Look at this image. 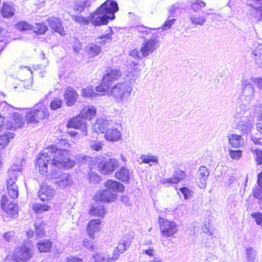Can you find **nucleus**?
<instances>
[{
    "instance_id": "603ef678",
    "label": "nucleus",
    "mask_w": 262,
    "mask_h": 262,
    "mask_svg": "<svg viewBox=\"0 0 262 262\" xmlns=\"http://www.w3.org/2000/svg\"><path fill=\"white\" fill-rule=\"evenodd\" d=\"M103 143L102 142L92 141L90 145V148L95 151H100L102 147Z\"/></svg>"
},
{
    "instance_id": "f03ea898",
    "label": "nucleus",
    "mask_w": 262,
    "mask_h": 262,
    "mask_svg": "<svg viewBox=\"0 0 262 262\" xmlns=\"http://www.w3.org/2000/svg\"><path fill=\"white\" fill-rule=\"evenodd\" d=\"M119 9L118 4L113 0H107L88 18L82 16L72 15V20L79 24H89L91 23L94 26L106 25L108 20L115 18V13Z\"/></svg>"
},
{
    "instance_id": "c03bdc74",
    "label": "nucleus",
    "mask_w": 262,
    "mask_h": 262,
    "mask_svg": "<svg viewBox=\"0 0 262 262\" xmlns=\"http://www.w3.org/2000/svg\"><path fill=\"white\" fill-rule=\"evenodd\" d=\"M229 155L230 157L233 160H238L242 157L243 155V151L241 150H229Z\"/></svg>"
},
{
    "instance_id": "f8f14e48",
    "label": "nucleus",
    "mask_w": 262,
    "mask_h": 262,
    "mask_svg": "<svg viewBox=\"0 0 262 262\" xmlns=\"http://www.w3.org/2000/svg\"><path fill=\"white\" fill-rule=\"evenodd\" d=\"M1 206L3 210L11 216L15 215L17 213L18 208L17 205L15 203L10 202L6 195H3L2 196Z\"/></svg>"
},
{
    "instance_id": "aec40b11",
    "label": "nucleus",
    "mask_w": 262,
    "mask_h": 262,
    "mask_svg": "<svg viewBox=\"0 0 262 262\" xmlns=\"http://www.w3.org/2000/svg\"><path fill=\"white\" fill-rule=\"evenodd\" d=\"M104 186L106 189L116 194L117 191H123L124 188L121 183L111 180L106 181L104 183Z\"/></svg>"
},
{
    "instance_id": "37998d69",
    "label": "nucleus",
    "mask_w": 262,
    "mask_h": 262,
    "mask_svg": "<svg viewBox=\"0 0 262 262\" xmlns=\"http://www.w3.org/2000/svg\"><path fill=\"white\" fill-rule=\"evenodd\" d=\"M81 95L84 98H92L96 97L98 94L94 92L92 88L91 87H87L81 90Z\"/></svg>"
},
{
    "instance_id": "20e7f679",
    "label": "nucleus",
    "mask_w": 262,
    "mask_h": 262,
    "mask_svg": "<svg viewBox=\"0 0 262 262\" xmlns=\"http://www.w3.org/2000/svg\"><path fill=\"white\" fill-rule=\"evenodd\" d=\"M145 38V37H144ZM160 40L157 33H153L149 39L144 38L142 43L140 52L143 57L148 56L160 46Z\"/></svg>"
},
{
    "instance_id": "72a5a7b5",
    "label": "nucleus",
    "mask_w": 262,
    "mask_h": 262,
    "mask_svg": "<svg viewBox=\"0 0 262 262\" xmlns=\"http://www.w3.org/2000/svg\"><path fill=\"white\" fill-rule=\"evenodd\" d=\"M140 159L141 160L140 162V164H149L150 162L158 163V157L150 154L141 155L140 157Z\"/></svg>"
},
{
    "instance_id": "4c0bfd02",
    "label": "nucleus",
    "mask_w": 262,
    "mask_h": 262,
    "mask_svg": "<svg viewBox=\"0 0 262 262\" xmlns=\"http://www.w3.org/2000/svg\"><path fill=\"white\" fill-rule=\"evenodd\" d=\"M257 251L253 248H246V258L249 262H255Z\"/></svg>"
},
{
    "instance_id": "393cba45",
    "label": "nucleus",
    "mask_w": 262,
    "mask_h": 262,
    "mask_svg": "<svg viewBox=\"0 0 262 262\" xmlns=\"http://www.w3.org/2000/svg\"><path fill=\"white\" fill-rule=\"evenodd\" d=\"M96 110L93 105H86L82 109L80 115L85 120H91L96 115Z\"/></svg>"
},
{
    "instance_id": "79ce46f5",
    "label": "nucleus",
    "mask_w": 262,
    "mask_h": 262,
    "mask_svg": "<svg viewBox=\"0 0 262 262\" xmlns=\"http://www.w3.org/2000/svg\"><path fill=\"white\" fill-rule=\"evenodd\" d=\"M33 28L34 32L38 34H43L48 30L47 26L43 23H36Z\"/></svg>"
},
{
    "instance_id": "c9c22d12",
    "label": "nucleus",
    "mask_w": 262,
    "mask_h": 262,
    "mask_svg": "<svg viewBox=\"0 0 262 262\" xmlns=\"http://www.w3.org/2000/svg\"><path fill=\"white\" fill-rule=\"evenodd\" d=\"M37 245L40 252H47L51 248L52 243L49 239H43L39 242Z\"/></svg>"
},
{
    "instance_id": "6e6d98bb",
    "label": "nucleus",
    "mask_w": 262,
    "mask_h": 262,
    "mask_svg": "<svg viewBox=\"0 0 262 262\" xmlns=\"http://www.w3.org/2000/svg\"><path fill=\"white\" fill-rule=\"evenodd\" d=\"M13 129L14 130L15 128H13V123L12 120V118H11V120H7V121H5V119L4 120V123L3 125V129Z\"/></svg>"
},
{
    "instance_id": "4468645a",
    "label": "nucleus",
    "mask_w": 262,
    "mask_h": 262,
    "mask_svg": "<svg viewBox=\"0 0 262 262\" xmlns=\"http://www.w3.org/2000/svg\"><path fill=\"white\" fill-rule=\"evenodd\" d=\"M55 190L47 184H42L38 191V196L42 201L50 200L54 195Z\"/></svg>"
},
{
    "instance_id": "0eeeda50",
    "label": "nucleus",
    "mask_w": 262,
    "mask_h": 262,
    "mask_svg": "<svg viewBox=\"0 0 262 262\" xmlns=\"http://www.w3.org/2000/svg\"><path fill=\"white\" fill-rule=\"evenodd\" d=\"M159 223L160 231L164 236H172L178 232L177 225L174 222L164 220L160 217Z\"/></svg>"
},
{
    "instance_id": "473e14b6",
    "label": "nucleus",
    "mask_w": 262,
    "mask_h": 262,
    "mask_svg": "<svg viewBox=\"0 0 262 262\" xmlns=\"http://www.w3.org/2000/svg\"><path fill=\"white\" fill-rule=\"evenodd\" d=\"M89 213L92 215L103 217L105 214L104 206L100 205L93 206L90 210Z\"/></svg>"
},
{
    "instance_id": "ddd939ff",
    "label": "nucleus",
    "mask_w": 262,
    "mask_h": 262,
    "mask_svg": "<svg viewBox=\"0 0 262 262\" xmlns=\"http://www.w3.org/2000/svg\"><path fill=\"white\" fill-rule=\"evenodd\" d=\"M117 194L115 193L109 191L108 189H104L98 191L95 194L96 201L103 203H112L115 201Z\"/></svg>"
},
{
    "instance_id": "423d86ee",
    "label": "nucleus",
    "mask_w": 262,
    "mask_h": 262,
    "mask_svg": "<svg viewBox=\"0 0 262 262\" xmlns=\"http://www.w3.org/2000/svg\"><path fill=\"white\" fill-rule=\"evenodd\" d=\"M33 256V251L30 247L25 244L15 249L13 255V259L16 262H27Z\"/></svg>"
},
{
    "instance_id": "69168bd1",
    "label": "nucleus",
    "mask_w": 262,
    "mask_h": 262,
    "mask_svg": "<svg viewBox=\"0 0 262 262\" xmlns=\"http://www.w3.org/2000/svg\"><path fill=\"white\" fill-rule=\"evenodd\" d=\"M252 215L255 219L256 223L262 225V213L255 212L252 213Z\"/></svg>"
},
{
    "instance_id": "2eb2a0df",
    "label": "nucleus",
    "mask_w": 262,
    "mask_h": 262,
    "mask_svg": "<svg viewBox=\"0 0 262 262\" xmlns=\"http://www.w3.org/2000/svg\"><path fill=\"white\" fill-rule=\"evenodd\" d=\"M209 175V170L205 166H201L198 171L197 179L198 185L201 189L206 186V181Z\"/></svg>"
},
{
    "instance_id": "ea45409f",
    "label": "nucleus",
    "mask_w": 262,
    "mask_h": 262,
    "mask_svg": "<svg viewBox=\"0 0 262 262\" xmlns=\"http://www.w3.org/2000/svg\"><path fill=\"white\" fill-rule=\"evenodd\" d=\"M111 259H112L111 257H108L104 253H96L92 256L90 262H101L103 261H108Z\"/></svg>"
},
{
    "instance_id": "a211bd4d",
    "label": "nucleus",
    "mask_w": 262,
    "mask_h": 262,
    "mask_svg": "<svg viewBox=\"0 0 262 262\" xmlns=\"http://www.w3.org/2000/svg\"><path fill=\"white\" fill-rule=\"evenodd\" d=\"M16 180L8 178L7 180V191L10 197L12 199H16L18 195V186L15 183Z\"/></svg>"
},
{
    "instance_id": "7c9ffc66",
    "label": "nucleus",
    "mask_w": 262,
    "mask_h": 262,
    "mask_svg": "<svg viewBox=\"0 0 262 262\" xmlns=\"http://www.w3.org/2000/svg\"><path fill=\"white\" fill-rule=\"evenodd\" d=\"M90 7V3L88 0L78 1L75 2L73 10L75 12L81 13L84 12L86 8Z\"/></svg>"
},
{
    "instance_id": "3c124183",
    "label": "nucleus",
    "mask_w": 262,
    "mask_h": 262,
    "mask_svg": "<svg viewBox=\"0 0 262 262\" xmlns=\"http://www.w3.org/2000/svg\"><path fill=\"white\" fill-rule=\"evenodd\" d=\"M179 180L173 174V177L170 178H165L161 180V183L162 184H177L179 182Z\"/></svg>"
},
{
    "instance_id": "4be33fe9",
    "label": "nucleus",
    "mask_w": 262,
    "mask_h": 262,
    "mask_svg": "<svg viewBox=\"0 0 262 262\" xmlns=\"http://www.w3.org/2000/svg\"><path fill=\"white\" fill-rule=\"evenodd\" d=\"M121 76V72L118 70L110 69L107 71V73L104 75L102 82L106 83L110 85V82L112 81L118 79Z\"/></svg>"
},
{
    "instance_id": "b1692460",
    "label": "nucleus",
    "mask_w": 262,
    "mask_h": 262,
    "mask_svg": "<svg viewBox=\"0 0 262 262\" xmlns=\"http://www.w3.org/2000/svg\"><path fill=\"white\" fill-rule=\"evenodd\" d=\"M109 124L108 121L102 119H98L96 123L93 126V130L97 133H104L107 129V127Z\"/></svg>"
},
{
    "instance_id": "680f3d73",
    "label": "nucleus",
    "mask_w": 262,
    "mask_h": 262,
    "mask_svg": "<svg viewBox=\"0 0 262 262\" xmlns=\"http://www.w3.org/2000/svg\"><path fill=\"white\" fill-rule=\"evenodd\" d=\"M109 86L108 84L103 83L102 84L96 87V91L98 92H104L108 90Z\"/></svg>"
},
{
    "instance_id": "4d7b16f0",
    "label": "nucleus",
    "mask_w": 262,
    "mask_h": 262,
    "mask_svg": "<svg viewBox=\"0 0 262 262\" xmlns=\"http://www.w3.org/2000/svg\"><path fill=\"white\" fill-rule=\"evenodd\" d=\"M180 190L185 199H188L191 196L192 192L188 188L183 187L180 188Z\"/></svg>"
},
{
    "instance_id": "a18cd8bd",
    "label": "nucleus",
    "mask_w": 262,
    "mask_h": 262,
    "mask_svg": "<svg viewBox=\"0 0 262 262\" xmlns=\"http://www.w3.org/2000/svg\"><path fill=\"white\" fill-rule=\"evenodd\" d=\"M206 4L200 0H196L192 3L191 5V9L194 11H199L202 8L205 7Z\"/></svg>"
},
{
    "instance_id": "052dcab7",
    "label": "nucleus",
    "mask_w": 262,
    "mask_h": 262,
    "mask_svg": "<svg viewBox=\"0 0 262 262\" xmlns=\"http://www.w3.org/2000/svg\"><path fill=\"white\" fill-rule=\"evenodd\" d=\"M251 81L255 84L257 88L259 89L260 92L262 93V78H255L252 77Z\"/></svg>"
},
{
    "instance_id": "bb28decb",
    "label": "nucleus",
    "mask_w": 262,
    "mask_h": 262,
    "mask_svg": "<svg viewBox=\"0 0 262 262\" xmlns=\"http://www.w3.org/2000/svg\"><path fill=\"white\" fill-rule=\"evenodd\" d=\"M254 197L258 200L262 208V172L258 175L257 186L253 190Z\"/></svg>"
},
{
    "instance_id": "dca6fc26",
    "label": "nucleus",
    "mask_w": 262,
    "mask_h": 262,
    "mask_svg": "<svg viewBox=\"0 0 262 262\" xmlns=\"http://www.w3.org/2000/svg\"><path fill=\"white\" fill-rule=\"evenodd\" d=\"M47 21L49 27L52 30L57 32L61 36L65 34L64 30L59 18L58 17H52L49 18L47 19Z\"/></svg>"
},
{
    "instance_id": "58836bf2",
    "label": "nucleus",
    "mask_w": 262,
    "mask_h": 262,
    "mask_svg": "<svg viewBox=\"0 0 262 262\" xmlns=\"http://www.w3.org/2000/svg\"><path fill=\"white\" fill-rule=\"evenodd\" d=\"M12 120L13 123V128L15 129L21 127L25 123L24 119L18 113L14 114Z\"/></svg>"
},
{
    "instance_id": "9d476101",
    "label": "nucleus",
    "mask_w": 262,
    "mask_h": 262,
    "mask_svg": "<svg viewBox=\"0 0 262 262\" xmlns=\"http://www.w3.org/2000/svg\"><path fill=\"white\" fill-rule=\"evenodd\" d=\"M67 126L68 128H74L80 129L83 136H86L87 133V125L81 115L69 120Z\"/></svg>"
},
{
    "instance_id": "c756f323",
    "label": "nucleus",
    "mask_w": 262,
    "mask_h": 262,
    "mask_svg": "<svg viewBox=\"0 0 262 262\" xmlns=\"http://www.w3.org/2000/svg\"><path fill=\"white\" fill-rule=\"evenodd\" d=\"M251 56L255 59L256 63L262 68V45H258L253 50Z\"/></svg>"
},
{
    "instance_id": "a878e982",
    "label": "nucleus",
    "mask_w": 262,
    "mask_h": 262,
    "mask_svg": "<svg viewBox=\"0 0 262 262\" xmlns=\"http://www.w3.org/2000/svg\"><path fill=\"white\" fill-rule=\"evenodd\" d=\"M15 9L12 3H4L1 8V13L3 17L9 18L14 14Z\"/></svg>"
},
{
    "instance_id": "e433bc0d",
    "label": "nucleus",
    "mask_w": 262,
    "mask_h": 262,
    "mask_svg": "<svg viewBox=\"0 0 262 262\" xmlns=\"http://www.w3.org/2000/svg\"><path fill=\"white\" fill-rule=\"evenodd\" d=\"M14 134L11 132H8L4 135L0 136V149L6 146L11 139L13 138Z\"/></svg>"
},
{
    "instance_id": "13d9d810",
    "label": "nucleus",
    "mask_w": 262,
    "mask_h": 262,
    "mask_svg": "<svg viewBox=\"0 0 262 262\" xmlns=\"http://www.w3.org/2000/svg\"><path fill=\"white\" fill-rule=\"evenodd\" d=\"M17 27L21 30H30L32 26L26 22L22 21L17 25Z\"/></svg>"
},
{
    "instance_id": "774afa93",
    "label": "nucleus",
    "mask_w": 262,
    "mask_h": 262,
    "mask_svg": "<svg viewBox=\"0 0 262 262\" xmlns=\"http://www.w3.org/2000/svg\"><path fill=\"white\" fill-rule=\"evenodd\" d=\"M67 262H82V259L74 256H70L67 258Z\"/></svg>"
},
{
    "instance_id": "de8ad7c7",
    "label": "nucleus",
    "mask_w": 262,
    "mask_h": 262,
    "mask_svg": "<svg viewBox=\"0 0 262 262\" xmlns=\"http://www.w3.org/2000/svg\"><path fill=\"white\" fill-rule=\"evenodd\" d=\"M62 105V101L58 98L54 99L50 103V108L52 110H56L60 108Z\"/></svg>"
},
{
    "instance_id": "9b49d317",
    "label": "nucleus",
    "mask_w": 262,
    "mask_h": 262,
    "mask_svg": "<svg viewBox=\"0 0 262 262\" xmlns=\"http://www.w3.org/2000/svg\"><path fill=\"white\" fill-rule=\"evenodd\" d=\"M118 166V162L115 159H110L105 162L102 161L99 164L100 171L105 174L112 173Z\"/></svg>"
},
{
    "instance_id": "49530a36",
    "label": "nucleus",
    "mask_w": 262,
    "mask_h": 262,
    "mask_svg": "<svg viewBox=\"0 0 262 262\" xmlns=\"http://www.w3.org/2000/svg\"><path fill=\"white\" fill-rule=\"evenodd\" d=\"M136 29L139 33L147 35L149 34L151 30H155L157 29L155 28H148L143 26H138L137 27Z\"/></svg>"
},
{
    "instance_id": "8fccbe9b",
    "label": "nucleus",
    "mask_w": 262,
    "mask_h": 262,
    "mask_svg": "<svg viewBox=\"0 0 262 262\" xmlns=\"http://www.w3.org/2000/svg\"><path fill=\"white\" fill-rule=\"evenodd\" d=\"M97 39H100L101 41H98V43L101 45H104L107 42H110L112 40V36L110 33L100 36L97 38Z\"/></svg>"
},
{
    "instance_id": "338daca9",
    "label": "nucleus",
    "mask_w": 262,
    "mask_h": 262,
    "mask_svg": "<svg viewBox=\"0 0 262 262\" xmlns=\"http://www.w3.org/2000/svg\"><path fill=\"white\" fill-rule=\"evenodd\" d=\"M73 49L75 52L78 53L82 49V46L79 40H75L73 45Z\"/></svg>"
},
{
    "instance_id": "09e8293b",
    "label": "nucleus",
    "mask_w": 262,
    "mask_h": 262,
    "mask_svg": "<svg viewBox=\"0 0 262 262\" xmlns=\"http://www.w3.org/2000/svg\"><path fill=\"white\" fill-rule=\"evenodd\" d=\"M42 224L43 223L42 222L35 223L34 224V227L36 230V234L38 237H42L44 234Z\"/></svg>"
},
{
    "instance_id": "f257e3e1",
    "label": "nucleus",
    "mask_w": 262,
    "mask_h": 262,
    "mask_svg": "<svg viewBox=\"0 0 262 262\" xmlns=\"http://www.w3.org/2000/svg\"><path fill=\"white\" fill-rule=\"evenodd\" d=\"M70 144L66 140H61L59 148L51 145L37 158L36 169L38 172L49 178L54 179V183L60 189L70 186L73 184V179L68 173L58 174L56 168L63 167L70 168L75 165L74 161L69 158Z\"/></svg>"
},
{
    "instance_id": "0e129e2a",
    "label": "nucleus",
    "mask_w": 262,
    "mask_h": 262,
    "mask_svg": "<svg viewBox=\"0 0 262 262\" xmlns=\"http://www.w3.org/2000/svg\"><path fill=\"white\" fill-rule=\"evenodd\" d=\"M173 174L179 180V181H181L182 180H183L185 176V171L179 169L176 170Z\"/></svg>"
},
{
    "instance_id": "39448f33",
    "label": "nucleus",
    "mask_w": 262,
    "mask_h": 262,
    "mask_svg": "<svg viewBox=\"0 0 262 262\" xmlns=\"http://www.w3.org/2000/svg\"><path fill=\"white\" fill-rule=\"evenodd\" d=\"M49 116L48 109L42 104L35 107L26 115L28 123H37L40 120L47 119Z\"/></svg>"
},
{
    "instance_id": "f3484780",
    "label": "nucleus",
    "mask_w": 262,
    "mask_h": 262,
    "mask_svg": "<svg viewBox=\"0 0 262 262\" xmlns=\"http://www.w3.org/2000/svg\"><path fill=\"white\" fill-rule=\"evenodd\" d=\"M101 221L100 220H92L88 224L86 231L89 237L92 239L95 238V233L100 229Z\"/></svg>"
},
{
    "instance_id": "6e6552de",
    "label": "nucleus",
    "mask_w": 262,
    "mask_h": 262,
    "mask_svg": "<svg viewBox=\"0 0 262 262\" xmlns=\"http://www.w3.org/2000/svg\"><path fill=\"white\" fill-rule=\"evenodd\" d=\"M242 86L243 90L240 96L241 99L249 103L254 98V88L251 81L247 79H243Z\"/></svg>"
},
{
    "instance_id": "e2e57ef3",
    "label": "nucleus",
    "mask_w": 262,
    "mask_h": 262,
    "mask_svg": "<svg viewBox=\"0 0 262 262\" xmlns=\"http://www.w3.org/2000/svg\"><path fill=\"white\" fill-rule=\"evenodd\" d=\"M255 154L256 155L255 160L258 165H261L262 164V151L259 149H256L255 150Z\"/></svg>"
},
{
    "instance_id": "2f4dec72",
    "label": "nucleus",
    "mask_w": 262,
    "mask_h": 262,
    "mask_svg": "<svg viewBox=\"0 0 262 262\" xmlns=\"http://www.w3.org/2000/svg\"><path fill=\"white\" fill-rule=\"evenodd\" d=\"M252 128V122L249 120L246 119L239 121L238 123L237 128L244 134L250 132Z\"/></svg>"
},
{
    "instance_id": "5701e85b",
    "label": "nucleus",
    "mask_w": 262,
    "mask_h": 262,
    "mask_svg": "<svg viewBox=\"0 0 262 262\" xmlns=\"http://www.w3.org/2000/svg\"><path fill=\"white\" fill-rule=\"evenodd\" d=\"M227 138L229 144L233 147L237 148L243 146L244 144V139L241 135L230 134L228 135Z\"/></svg>"
},
{
    "instance_id": "c85d7f7f",
    "label": "nucleus",
    "mask_w": 262,
    "mask_h": 262,
    "mask_svg": "<svg viewBox=\"0 0 262 262\" xmlns=\"http://www.w3.org/2000/svg\"><path fill=\"white\" fill-rule=\"evenodd\" d=\"M22 169L20 162H17L14 164L8 170V174L9 178L17 180L19 173Z\"/></svg>"
},
{
    "instance_id": "7ed1b4c3",
    "label": "nucleus",
    "mask_w": 262,
    "mask_h": 262,
    "mask_svg": "<svg viewBox=\"0 0 262 262\" xmlns=\"http://www.w3.org/2000/svg\"><path fill=\"white\" fill-rule=\"evenodd\" d=\"M134 63V69L128 72L126 75V80L123 82H118L112 87L111 95L118 102L125 101L130 96L133 91L132 81H134L138 76L139 71L137 64Z\"/></svg>"
},
{
    "instance_id": "412c9836",
    "label": "nucleus",
    "mask_w": 262,
    "mask_h": 262,
    "mask_svg": "<svg viewBox=\"0 0 262 262\" xmlns=\"http://www.w3.org/2000/svg\"><path fill=\"white\" fill-rule=\"evenodd\" d=\"M120 132L116 128L113 127L107 129L105 133V139L108 141L116 142L121 138Z\"/></svg>"
},
{
    "instance_id": "1a4fd4ad",
    "label": "nucleus",
    "mask_w": 262,
    "mask_h": 262,
    "mask_svg": "<svg viewBox=\"0 0 262 262\" xmlns=\"http://www.w3.org/2000/svg\"><path fill=\"white\" fill-rule=\"evenodd\" d=\"M132 235L129 234L124 235L120 239L118 246L114 250L113 256L111 257V259L113 260L117 259L120 254L126 251L132 243Z\"/></svg>"
},
{
    "instance_id": "5fc2aeb1",
    "label": "nucleus",
    "mask_w": 262,
    "mask_h": 262,
    "mask_svg": "<svg viewBox=\"0 0 262 262\" xmlns=\"http://www.w3.org/2000/svg\"><path fill=\"white\" fill-rule=\"evenodd\" d=\"M89 182L91 183H98L101 180L100 177L94 172H91L89 174Z\"/></svg>"
},
{
    "instance_id": "6ab92c4d",
    "label": "nucleus",
    "mask_w": 262,
    "mask_h": 262,
    "mask_svg": "<svg viewBox=\"0 0 262 262\" xmlns=\"http://www.w3.org/2000/svg\"><path fill=\"white\" fill-rule=\"evenodd\" d=\"M64 97L67 105L70 106L74 104L78 98L76 92L71 87L68 88L65 92Z\"/></svg>"
},
{
    "instance_id": "864d4df0",
    "label": "nucleus",
    "mask_w": 262,
    "mask_h": 262,
    "mask_svg": "<svg viewBox=\"0 0 262 262\" xmlns=\"http://www.w3.org/2000/svg\"><path fill=\"white\" fill-rule=\"evenodd\" d=\"M50 208V206L40 204H36L33 206V209L36 212L48 211Z\"/></svg>"
},
{
    "instance_id": "f704fd0d",
    "label": "nucleus",
    "mask_w": 262,
    "mask_h": 262,
    "mask_svg": "<svg viewBox=\"0 0 262 262\" xmlns=\"http://www.w3.org/2000/svg\"><path fill=\"white\" fill-rule=\"evenodd\" d=\"M87 53L92 57L98 55L101 51V48L94 43L89 44L86 49Z\"/></svg>"
},
{
    "instance_id": "a19ab883",
    "label": "nucleus",
    "mask_w": 262,
    "mask_h": 262,
    "mask_svg": "<svg viewBox=\"0 0 262 262\" xmlns=\"http://www.w3.org/2000/svg\"><path fill=\"white\" fill-rule=\"evenodd\" d=\"M189 19L194 25L203 26L206 21V19L204 16L200 15L196 16L194 15H190Z\"/></svg>"
},
{
    "instance_id": "cd10ccee",
    "label": "nucleus",
    "mask_w": 262,
    "mask_h": 262,
    "mask_svg": "<svg viewBox=\"0 0 262 262\" xmlns=\"http://www.w3.org/2000/svg\"><path fill=\"white\" fill-rule=\"evenodd\" d=\"M130 173L131 172L129 169L124 167H122L119 170L115 172V176L118 179L125 182L129 181Z\"/></svg>"
},
{
    "instance_id": "bf43d9fd",
    "label": "nucleus",
    "mask_w": 262,
    "mask_h": 262,
    "mask_svg": "<svg viewBox=\"0 0 262 262\" xmlns=\"http://www.w3.org/2000/svg\"><path fill=\"white\" fill-rule=\"evenodd\" d=\"M175 20L174 18H172L166 21L162 26V29L163 30H167L171 28Z\"/></svg>"
}]
</instances>
